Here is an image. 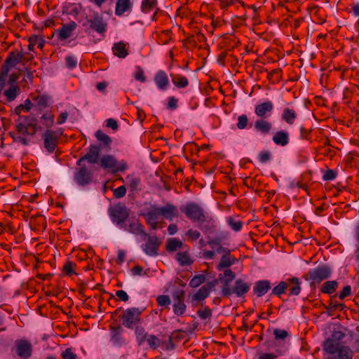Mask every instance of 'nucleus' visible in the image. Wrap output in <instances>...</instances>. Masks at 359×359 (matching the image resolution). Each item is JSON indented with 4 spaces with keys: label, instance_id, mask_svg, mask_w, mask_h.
<instances>
[{
    "label": "nucleus",
    "instance_id": "1",
    "mask_svg": "<svg viewBox=\"0 0 359 359\" xmlns=\"http://www.w3.org/2000/svg\"><path fill=\"white\" fill-rule=\"evenodd\" d=\"M54 118L53 114H29L19 116L15 128L19 133L33 136L37 131L52 130Z\"/></svg>",
    "mask_w": 359,
    "mask_h": 359
},
{
    "label": "nucleus",
    "instance_id": "2",
    "mask_svg": "<svg viewBox=\"0 0 359 359\" xmlns=\"http://www.w3.org/2000/svg\"><path fill=\"white\" fill-rule=\"evenodd\" d=\"M332 273V269L330 266L322 264L310 269L303 277L306 280H311V287H314L316 283L318 284L323 280L328 279Z\"/></svg>",
    "mask_w": 359,
    "mask_h": 359
},
{
    "label": "nucleus",
    "instance_id": "3",
    "mask_svg": "<svg viewBox=\"0 0 359 359\" xmlns=\"http://www.w3.org/2000/svg\"><path fill=\"white\" fill-rule=\"evenodd\" d=\"M108 214L111 222L121 229L129 217L130 210L124 203H118L109 208Z\"/></svg>",
    "mask_w": 359,
    "mask_h": 359
},
{
    "label": "nucleus",
    "instance_id": "4",
    "mask_svg": "<svg viewBox=\"0 0 359 359\" xmlns=\"http://www.w3.org/2000/svg\"><path fill=\"white\" fill-rule=\"evenodd\" d=\"M180 209L187 217L194 222L203 223L205 221L204 210L197 203L189 202Z\"/></svg>",
    "mask_w": 359,
    "mask_h": 359
},
{
    "label": "nucleus",
    "instance_id": "5",
    "mask_svg": "<svg viewBox=\"0 0 359 359\" xmlns=\"http://www.w3.org/2000/svg\"><path fill=\"white\" fill-rule=\"evenodd\" d=\"M141 313V311L135 307L124 310L121 316L123 325L128 329H133L134 325L140 322Z\"/></svg>",
    "mask_w": 359,
    "mask_h": 359
},
{
    "label": "nucleus",
    "instance_id": "6",
    "mask_svg": "<svg viewBox=\"0 0 359 359\" xmlns=\"http://www.w3.org/2000/svg\"><path fill=\"white\" fill-rule=\"evenodd\" d=\"M63 130L58 128L56 130H47L42 135L44 148L48 153H53L57 147L58 140L62 135Z\"/></svg>",
    "mask_w": 359,
    "mask_h": 359
},
{
    "label": "nucleus",
    "instance_id": "7",
    "mask_svg": "<svg viewBox=\"0 0 359 359\" xmlns=\"http://www.w3.org/2000/svg\"><path fill=\"white\" fill-rule=\"evenodd\" d=\"M100 165L104 169H111L112 173L118 172H124L127 168V163L124 161L118 162L111 155L104 156L100 160Z\"/></svg>",
    "mask_w": 359,
    "mask_h": 359
},
{
    "label": "nucleus",
    "instance_id": "8",
    "mask_svg": "<svg viewBox=\"0 0 359 359\" xmlns=\"http://www.w3.org/2000/svg\"><path fill=\"white\" fill-rule=\"evenodd\" d=\"M251 286L250 283H246L241 278H238L234 282V285L231 289H226L224 293L226 297L235 294L237 297H244V296L250 291Z\"/></svg>",
    "mask_w": 359,
    "mask_h": 359
},
{
    "label": "nucleus",
    "instance_id": "9",
    "mask_svg": "<svg viewBox=\"0 0 359 359\" xmlns=\"http://www.w3.org/2000/svg\"><path fill=\"white\" fill-rule=\"evenodd\" d=\"M93 172L86 165L76 168L74 172V180L80 187L89 184L92 180Z\"/></svg>",
    "mask_w": 359,
    "mask_h": 359
},
{
    "label": "nucleus",
    "instance_id": "10",
    "mask_svg": "<svg viewBox=\"0 0 359 359\" xmlns=\"http://www.w3.org/2000/svg\"><path fill=\"white\" fill-rule=\"evenodd\" d=\"M86 20L90 27L97 33L103 35L106 32L107 25L99 13H94L92 16L87 18Z\"/></svg>",
    "mask_w": 359,
    "mask_h": 359
},
{
    "label": "nucleus",
    "instance_id": "11",
    "mask_svg": "<svg viewBox=\"0 0 359 359\" xmlns=\"http://www.w3.org/2000/svg\"><path fill=\"white\" fill-rule=\"evenodd\" d=\"M147 241L143 247V251L149 256L155 257L158 255V249L161 244V241L156 236L145 234Z\"/></svg>",
    "mask_w": 359,
    "mask_h": 359
},
{
    "label": "nucleus",
    "instance_id": "12",
    "mask_svg": "<svg viewBox=\"0 0 359 359\" xmlns=\"http://www.w3.org/2000/svg\"><path fill=\"white\" fill-rule=\"evenodd\" d=\"M16 353L22 359H28L32 353V346L27 340L16 341Z\"/></svg>",
    "mask_w": 359,
    "mask_h": 359
},
{
    "label": "nucleus",
    "instance_id": "13",
    "mask_svg": "<svg viewBox=\"0 0 359 359\" xmlns=\"http://www.w3.org/2000/svg\"><path fill=\"white\" fill-rule=\"evenodd\" d=\"M218 277L219 282L222 284L221 290L222 295L226 297V295L224 293V291L226 288H231V287H230V283L236 278V273L230 269H226L224 270L223 273H219Z\"/></svg>",
    "mask_w": 359,
    "mask_h": 359
},
{
    "label": "nucleus",
    "instance_id": "14",
    "mask_svg": "<svg viewBox=\"0 0 359 359\" xmlns=\"http://www.w3.org/2000/svg\"><path fill=\"white\" fill-rule=\"evenodd\" d=\"M218 277L219 282L222 284L221 290L222 295L226 297V295L224 293V291L226 288H231V287H230V283L236 278V273L230 269H226L224 270L223 273H219Z\"/></svg>",
    "mask_w": 359,
    "mask_h": 359
},
{
    "label": "nucleus",
    "instance_id": "15",
    "mask_svg": "<svg viewBox=\"0 0 359 359\" xmlns=\"http://www.w3.org/2000/svg\"><path fill=\"white\" fill-rule=\"evenodd\" d=\"M76 27L77 24L74 21L62 25V27L56 31L57 39L60 41H65L70 38Z\"/></svg>",
    "mask_w": 359,
    "mask_h": 359
},
{
    "label": "nucleus",
    "instance_id": "16",
    "mask_svg": "<svg viewBox=\"0 0 359 359\" xmlns=\"http://www.w3.org/2000/svg\"><path fill=\"white\" fill-rule=\"evenodd\" d=\"M154 81L160 90H165L168 89L170 82L168 74L163 70H158L154 77Z\"/></svg>",
    "mask_w": 359,
    "mask_h": 359
},
{
    "label": "nucleus",
    "instance_id": "17",
    "mask_svg": "<svg viewBox=\"0 0 359 359\" xmlns=\"http://www.w3.org/2000/svg\"><path fill=\"white\" fill-rule=\"evenodd\" d=\"M158 208L161 215L168 220L172 221L174 218L178 217L180 215L177 208L170 203Z\"/></svg>",
    "mask_w": 359,
    "mask_h": 359
},
{
    "label": "nucleus",
    "instance_id": "18",
    "mask_svg": "<svg viewBox=\"0 0 359 359\" xmlns=\"http://www.w3.org/2000/svg\"><path fill=\"white\" fill-rule=\"evenodd\" d=\"M34 107L38 110H42L49 106L51 102V97L46 94H37L32 96Z\"/></svg>",
    "mask_w": 359,
    "mask_h": 359
},
{
    "label": "nucleus",
    "instance_id": "19",
    "mask_svg": "<svg viewBox=\"0 0 359 359\" xmlns=\"http://www.w3.org/2000/svg\"><path fill=\"white\" fill-rule=\"evenodd\" d=\"M271 283L268 280H261L255 283L253 292L257 297H261L271 289Z\"/></svg>",
    "mask_w": 359,
    "mask_h": 359
},
{
    "label": "nucleus",
    "instance_id": "20",
    "mask_svg": "<svg viewBox=\"0 0 359 359\" xmlns=\"http://www.w3.org/2000/svg\"><path fill=\"white\" fill-rule=\"evenodd\" d=\"M100 147L97 145L91 144L89 147L88 151L83 156L82 159L91 164H95L98 162L100 156Z\"/></svg>",
    "mask_w": 359,
    "mask_h": 359
},
{
    "label": "nucleus",
    "instance_id": "21",
    "mask_svg": "<svg viewBox=\"0 0 359 359\" xmlns=\"http://www.w3.org/2000/svg\"><path fill=\"white\" fill-rule=\"evenodd\" d=\"M286 283L290 296H297L299 294L302 287L301 282L297 277L289 278L286 279Z\"/></svg>",
    "mask_w": 359,
    "mask_h": 359
},
{
    "label": "nucleus",
    "instance_id": "22",
    "mask_svg": "<svg viewBox=\"0 0 359 359\" xmlns=\"http://www.w3.org/2000/svg\"><path fill=\"white\" fill-rule=\"evenodd\" d=\"M343 346L341 343H337L327 338L323 342V350L329 354L333 355L337 353Z\"/></svg>",
    "mask_w": 359,
    "mask_h": 359
},
{
    "label": "nucleus",
    "instance_id": "23",
    "mask_svg": "<svg viewBox=\"0 0 359 359\" xmlns=\"http://www.w3.org/2000/svg\"><path fill=\"white\" fill-rule=\"evenodd\" d=\"M170 76L173 85L177 88H185L189 84L187 77L181 74H170Z\"/></svg>",
    "mask_w": 359,
    "mask_h": 359
},
{
    "label": "nucleus",
    "instance_id": "24",
    "mask_svg": "<svg viewBox=\"0 0 359 359\" xmlns=\"http://www.w3.org/2000/svg\"><path fill=\"white\" fill-rule=\"evenodd\" d=\"M126 231L130 232L136 235H144L147 233L144 230V226L138 222H131L130 224H125L121 228Z\"/></svg>",
    "mask_w": 359,
    "mask_h": 359
},
{
    "label": "nucleus",
    "instance_id": "25",
    "mask_svg": "<svg viewBox=\"0 0 359 359\" xmlns=\"http://www.w3.org/2000/svg\"><path fill=\"white\" fill-rule=\"evenodd\" d=\"M25 53L21 51H12L6 57L7 63L11 64L13 67L18 64L24 62Z\"/></svg>",
    "mask_w": 359,
    "mask_h": 359
},
{
    "label": "nucleus",
    "instance_id": "26",
    "mask_svg": "<svg viewBox=\"0 0 359 359\" xmlns=\"http://www.w3.org/2000/svg\"><path fill=\"white\" fill-rule=\"evenodd\" d=\"M132 3L130 0H117L115 13L116 15H122L126 12L131 11Z\"/></svg>",
    "mask_w": 359,
    "mask_h": 359
},
{
    "label": "nucleus",
    "instance_id": "27",
    "mask_svg": "<svg viewBox=\"0 0 359 359\" xmlns=\"http://www.w3.org/2000/svg\"><path fill=\"white\" fill-rule=\"evenodd\" d=\"M237 262V259L231 255H222L220 262L217 266V269L221 271L223 269H226L234 264Z\"/></svg>",
    "mask_w": 359,
    "mask_h": 359
},
{
    "label": "nucleus",
    "instance_id": "28",
    "mask_svg": "<svg viewBox=\"0 0 359 359\" xmlns=\"http://www.w3.org/2000/svg\"><path fill=\"white\" fill-rule=\"evenodd\" d=\"M276 145L285 146L289 142V134L285 130L277 131L272 137Z\"/></svg>",
    "mask_w": 359,
    "mask_h": 359
},
{
    "label": "nucleus",
    "instance_id": "29",
    "mask_svg": "<svg viewBox=\"0 0 359 359\" xmlns=\"http://www.w3.org/2000/svg\"><path fill=\"white\" fill-rule=\"evenodd\" d=\"M210 294L208 289L203 285L192 296L191 303L196 306L198 303L204 301Z\"/></svg>",
    "mask_w": 359,
    "mask_h": 359
},
{
    "label": "nucleus",
    "instance_id": "30",
    "mask_svg": "<svg viewBox=\"0 0 359 359\" xmlns=\"http://www.w3.org/2000/svg\"><path fill=\"white\" fill-rule=\"evenodd\" d=\"M255 128L263 134H268L272 128V123L264 119H257L255 122Z\"/></svg>",
    "mask_w": 359,
    "mask_h": 359
},
{
    "label": "nucleus",
    "instance_id": "31",
    "mask_svg": "<svg viewBox=\"0 0 359 359\" xmlns=\"http://www.w3.org/2000/svg\"><path fill=\"white\" fill-rule=\"evenodd\" d=\"M21 90L18 85L9 86L8 88L3 92L6 100L8 102L13 101L18 95H20Z\"/></svg>",
    "mask_w": 359,
    "mask_h": 359
},
{
    "label": "nucleus",
    "instance_id": "32",
    "mask_svg": "<svg viewBox=\"0 0 359 359\" xmlns=\"http://www.w3.org/2000/svg\"><path fill=\"white\" fill-rule=\"evenodd\" d=\"M175 259L181 266H191L194 262L188 251L177 252Z\"/></svg>",
    "mask_w": 359,
    "mask_h": 359
},
{
    "label": "nucleus",
    "instance_id": "33",
    "mask_svg": "<svg viewBox=\"0 0 359 359\" xmlns=\"http://www.w3.org/2000/svg\"><path fill=\"white\" fill-rule=\"evenodd\" d=\"M339 283L337 280H327L321 286L320 290L322 293L331 294L336 292Z\"/></svg>",
    "mask_w": 359,
    "mask_h": 359
},
{
    "label": "nucleus",
    "instance_id": "34",
    "mask_svg": "<svg viewBox=\"0 0 359 359\" xmlns=\"http://www.w3.org/2000/svg\"><path fill=\"white\" fill-rule=\"evenodd\" d=\"M112 51L116 56L120 58H125L128 55L126 45L122 41L114 43Z\"/></svg>",
    "mask_w": 359,
    "mask_h": 359
},
{
    "label": "nucleus",
    "instance_id": "35",
    "mask_svg": "<svg viewBox=\"0 0 359 359\" xmlns=\"http://www.w3.org/2000/svg\"><path fill=\"white\" fill-rule=\"evenodd\" d=\"M199 224V228L204 233L210 235L216 232V226L212 219L208 220L205 219L203 223Z\"/></svg>",
    "mask_w": 359,
    "mask_h": 359
},
{
    "label": "nucleus",
    "instance_id": "36",
    "mask_svg": "<svg viewBox=\"0 0 359 359\" xmlns=\"http://www.w3.org/2000/svg\"><path fill=\"white\" fill-rule=\"evenodd\" d=\"M161 215L159 208L155 205L151 207V210L142 214L147 222H157L158 216Z\"/></svg>",
    "mask_w": 359,
    "mask_h": 359
},
{
    "label": "nucleus",
    "instance_id": "37",
    "mask_svg": "<svg viewBox=\"0 0 359 359\" xmlns=\"http://www.w3.org/2000/svg\"><path fill=\"white\" fill-rule=\"evenodd\" d=\"M337 356L335 359H353L354 353L348 346H343L337 353Z\"/></svg>",
    "mask_w": 359,
    "mask_h": 359
},
{
    "label": "nucleus",
    "instance_id": "38",
    "mask_svg": "<svg viewBox=\"0 0 359 359\" xmlns=\"http://www.w3.org/2000/svg\"><path fill=\"white\" fill-rule=\"evenodd\" d=\"M110 330L111 331V339L115 343H120L122 341L121 334L123 332V329L121 325H116L115 326H110Z\"/></svg>",
    "mask_w": 359,
    "mask_h": 359
},
{
    "label": "nucleus",
    "instance_id": "39",
    "mask_svg": "<svg viewBox=\"0 0 359 359\" xmlns=\"http://www.w3.org/2000/svg\"><path fill=\"white\" fill-rule=\"evenodd\" d=\"M135 332L138 346H142L149 334L142 326H136Z\"/></svg>",
    "mask_w": 359,
    "mask_h": 359
},
{
    "label": "nucleus",
    "instance_id": "40",
    "mask_svg": "<svg viewBox=\"0 0 359 359\" xmlns=\"http://www.w3.org/2000/svg\"><path fill=\"white\" fill-rule=\"evenodd\" d=\"M287 289V285L286 283V280L284 281H280L276 286H275L272 289L270 295H275L280 298L282 294L286 292Z\"/></svg>",
    "mask_w": 359,
    "mask_h": 359
},
{
    "label": "nucleus",
    "instance_id": "41",
    "mask_svg": "<svg viewBox=\"0 0 359 359\" xmlns=\"http://www.w3.org/2000/svg\"><path fill=\"white\" fill-rule=\"evenodd\" d=\"M184 244L177 238H169L166 243V250L168 252H175L177 249L183 248Z\"/></svg>",
    "mask_w": 359,
    "mask_h": 359
},
{
    "label": "nucleus",
    "instance_id": "42",
    "mask_svg": "<svg viewBox=\"0 0 359 359\" xmlns=\"http://www.w3.org/2000/svg\"><path fill=\"white\" fill-rule=\"evenodd\" d=\"M157 0H142V11L144 13H151L156 9Z\"/></svg>",
    "mask_w": 359,
    "mask_h": 359
},
{
    "label": "nucleus",
    "instance_id": "43",
    "mask_svg": "<svg viewBox=\"0 0 359 359\" xmlns=\"http://www.w3.org/2000/svg\"><path fill=\"white\" fill-rule=\"evenodd\" d=\"M126 179L129 180V187L131 191L137 192L141 190L140 187L141 182L140 177L128 175L127 176Z\"/></svg>",
    "mask_w": 359,
    "mask_h": 359
},
{
    "label": "nucleus",
    "instance_id": "44",
    "mask_svg": "<svg viewBox=\"0 0 359 359\" xmlns=\"http://www.w3.org/2000/svg\"><path fill=\"white\" fill-rule=\"evenodd\" d=\"M273 109V103L269 100H266L256 106L255 112H270Z\"/></svg>",
    "mask_w": 359,
    "mask_h": 359
},
{
    "label": "nucleus",
    "instance_id": "45",
    "mask_svg": "<svg viewBox=\"0 0 359 359\" xmlns=\"http://www.w3.org/2000/svg\"><path fill=\"white\" fill-rule=\"evenodd\" d=\"M206 280V276L204 274H198L194 276L189 282V286L196 288L204 283Z\"/></svg>",
    "mask_w": 359,
    "mask_h": 359
},
{
    "label": "nucleus",
    "instance_id": "46",
    "mask_svg": "<svg viewBox=\"0 0 359 359\" xmlns=\"http://www.w3.org/2000/svg\"><path fill=\"white\" fill-rule=\"evenodd\" d=\"M95 137L100 142H102L104 146H109L112 142L111 138L102 130H97Z\"/></svg>",
    "mask_w": 359,
    "mask_h": 359
},
{
    "label": "nucleus",
    "instance_id": "47",
    "mask_svg": "<svg viewBox=\"0 0 359 359\" xmlns=\"http://www.w3.org/2000/svg\"><path fill=\"white\" fill-rule=\"evenodd\" d=\"M172 308L174 313L177 316H180L185 313L187 306L184 302H174Z\"/></svg>",
    "mask_w": 359,
    "mask_h": 359
},
{
    "label": "nucleus",
    "instance_id": "48",
    "mask_svg": "<svg viewBox=\"0 0 359 359\" xmlns=\"http://www.w3.org/2000/svg\"><path fill=\"white\" fill-rule=\"evenodd\" d=\"M146 341H147L149 347L154 350L157 349L161 344V341L153 334H149Z\"/></svg>",
    "mask_w": 359,
    "mask_h": 359
},
{
    "label": "nucleus",
    "instance_id": "49",
    "mask_svg": "<svg viewBox=\"0 0 359 359\" xmlns=\"http://www.w3.org/2000/svg\"><path fill=\"white\" fill-rule=\"evenodd\" d=\"M162 346V348L165 351H172L174 350L176 347V345L173 340L172 339V337L168 336V339L165 340L161 341V344Z\"/></svg>",
    "mask_w": 359,
    "mask_h": 359
},
{
    "label": "nucleus",
    "instance_id": "50",
    "mask_svg": "<svg viewBox=\"0 0 359 359\" xmlns=\"http://www.w3.org/2000/svg\"><path fill=\"white\" fill-rule=\"evenodd\" d=\"M224 237L223 236H217L215 238H211L210 236H208L207 244L210 245L212 249H215V247L221 245Z\"/></svg>",
    "mask_w": 359,
    "mask_h": 359
},
{
    "label": "nucleus",
    "instance_id": "51",
    "mask_svg": "<svg viewBox=\"0 0 359 359\" xmlns=\"http://www.w3.org/2000/svg\"><path fill=\"white\" fill-rule=\"evenodd\" d=\"M344 337H345V333H344L343 332H341L340 330H334L332 332L331 335L329 338L337 343H340V341Z\"/></svg>",
    "mask_w": 359,
    "mask_h": 359
},
{
    "label": "nucleus",
    "instance_id": "52",
    "mask_svg": "<svg viewBox=\"0 0 359 359\" xmlns=\"http://www.w3.org/2000/svg\"><path fill=\"white\" fill-rule=\"evenodd\" d=\"M16 132L18 133V134H15V135L12 133H10V135L13 140V142H19L25 146L28 145L29 140L26 137L21 136L20 135L22 133H19L17 130H16Z\"/></svg>",
    "mask_w": 359,
    "mask_h": 359
},
{
    "label": "nucleus",
    "instance_id": "53",
    "mask_svg": "<svg viewBox=\"0 0 359 359\" xmlns=\"http://www.w3.org/2000/svg\"><path fill=\"white\" fill-rule=\"evenodd\" d=\"M228 224L231 226V228L235 231H241L243 227L242 222L237 221L232 217H229L228 219Z\"/></svg>",
    "mask_w": 359,
    "mask_h": 359
},
{
    "label": "nucleus",
    "instance_id": "54",
    "mask_svg": "<svg viewBox=\"0 0 359 359\" xmlns=\"http://www.w3.org/2000/svg\"><path fill=\"white\" fill-rule=\"evenodd\" d=\"M197 315L202 320L210 319L212 317V310L205 307L204 309L198 310Z\"/></svg>",
    "mask_w": 359,
    "mask_h": 359
},
{
    "label": "nucleus",
    "instance_id": "55",
    "mask_svg": "<svg viewBox=\"0 0 359 359\" xmlns=\"http://www.w3.org/2000/svg\"><path fill=\"white\" fill-rule=\"evenodd\" d=\"M133 77L135 78V80L140 81L141 83H144L146 81V76L144 75V72L143 69L140 67H136V71L133 74Z\"/></svg>",
    "mask_w": 359,
    "mask_h": 359
},
{
    "label": "nucleus",
    "instance_id": "56",
    "mask_svg": "<svg viewBox=\"0 0 359 359\" xmlns=\"http://www.w3.org/2000/svg\"><path fill=\"white\" fill-rule=\"evenodd\" d=\"M273 334L276 340H283L289 336V333L286 330L278 328L273 330Z\"/></svg>",
    "mask_w": 359,
    "mask_h": 359
},
{
    "label": "nucleus",
    "instance_id": "57",
    "mask_svg": "<svg viewBox=\"0 0 359 359\" xmlns=\"http://www.w3.org/2000/svg\"><path fill=\"white\" fill-rule=\"evenodd\" d=\"M156 302L158 306H165L171 304V300L168 295H159L156 298Z\"/></svg>",
    "mask_w": 359,
    "mask_h": 359
},
{
    "label": "nucleus",
    "instance_id": "58",
    "mask_svg": "<svg viewBox=\"0 0 359 359\" xmlns=\"http://www.w3.org/2000/svg\"><path fill=\"white\" fill-rule=\"evenodd\" d=\"M73 262L70 261H67L63 266V271L68 276H71L73 274H76V272L73 269Z\"/></svg>",
    "mask_w": 359,
    "mask_h": 359
},
{
    "label": "nucleus",
    "instance_id": "59",
    "mask_svg": "<svg viewBox=\"0 0 359 359\" xmlns=\"http://www.w3.org/2000/svg\"><path fill=\"white\" fill-rule=\"evenodd\" d=\"M114 196L116 198H121L126 196V188L125 186H120L113 190Z\"/></svg>",
    "mask_w": 359,
    "mask_h": 359
},
{
    "label": "nucleus",
    "instance_id": "60",
    "mask_svg": "<svg viewBox=\"0 0 359 359\" xmlns=\"http://www.w3.org/2000/svg\"><path fill=\"white\" fill-rule=\"evenodd\" d=\"M170 337H172V339L175 343H178L181 339H182L184 337V332L177 330L174 331L170 335Z\"/></svg>",
    "mask_w": 359,
    "mask_h": 359
},
{
    "label": "nucleus",
    "instance_id": "61",
    "mask_svg": "<svg viewBox=\"0 0 359 359\" xmlns=\"http://www.w3.org/2000/svg\"><path fill=\"white\" fill-rule=\"evenodd\" d=\"M238 123L237 127L239 129H244L246 128L248 123V118L246 115L243 114L241 116H239L238 118Z\"/></svg>",
    "mask_w": 359,
    "mask_h": 359
},
{
    "label": "nucleus",
    "instance_id": "62",
    "mask_svg": "<svg viewBox=\"0 0 359 359\" xmlns=\"http://www.w3.org/2000/svg\"><path fill=\"white\" fill-rule=\"evenodd\" d=\"M61 356L63 359H76L77 355L73 353L71 348H66L62 353Z\"/></svg>",
    "mask_w": 359,
    "mask_h": 359
},
{
    "label": "nucleus",
    "instance_id": "63",
    "mask_svg": "<svg viewBox=\"0 0 359 359\" xmlns=\"http://www.w3.org/2000/svg\"><path fill=\"white\" fill-rule=\"evenodd\" d=\"M13 67L11 66V64L7 63V60H6L4 65L1 67V71H0V76H4L7 79L8 72H10L11 69Z\"/></svg>",
    "mask_w": 359,
    "mask_h": 359
},
{
    "label": "nucleus",
    "instance_id": "64",
    "mask_svg": "<svg viewBox=\"0 0 359 359\" xmlns=\"http://www.w3.org/2000/svg\"><path fill=\"white\" fill-rule=\"evenodd\" d=\"M66 65L68 68L73 69L77 65V59L73 55H68L65 57Z\"/></svg>",
    "mask_w": 359,
    "mask_h": 359
}]
</instances>
